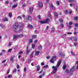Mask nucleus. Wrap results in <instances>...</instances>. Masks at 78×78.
I'll return each mask as SVG.
<instances>
[{
    "label": "nucleus",
    "instance_id": "obj_8",
    "mask_svg": "<svg viewBox=\"0 0 78 78\" xmlns=\"http://www.w3.org/2000/svg\"><path fill=\"white\" fill-rule=\"evenodd\" d=\"M36 67H37V72L39 71V70L41 69V67L39 66V65H37L36 66Z\"/></svg>",
    "mask_w": 78,
    "mask_h": 78
},
{
    "label": "nucleus",
    "instance_id": "obj_48",
    "mask_svg": "<svg viewBox=\"0 0 78 78\" xmlns=\"http://www.w3.org/2000/svg\"><path fill=\"white\" fill-rule=\"evenodd\" d=\"M6 60H4L2 62V63H4V62H6Z\"/></svg>",
    "mask_w": 78,
    "mask_h": 78
},
{
    "label": "nucleus",
    "instance_id": "obj_10",
    "mask_svg": "<svg viewBox=\"0 0 78 78\" xmlns=\"http://www.w3.org/2000/svg\"><path fill=\"white\" fill-rule=\"evenodd\" d=\"M39 53H40V52L39 51H35V55H36V56H37V55H38L39 54Z\"/></svg>",
    "mask_w": 78,
    "mask_h": 78
},
{
    "label": "nucleus",
    "instance_id": "obj_49",
    "mask_svg": "<svg viewBox=\"0 0 78 78\" xmlns=\"http://www.w3.org/2000/svg\"><path fill=\"white\" fill-rule=\"evenodd\" d=\"M33 53H32L30 54V56L31 57H33Z\"/></svg>",
    "mask_w": 78,
    "mask_h": 78
},
{
    "label": "nucleus",
    "instance_id": "obj_42",
    "mask_svg": "<svg viewBox=\"0 0 78 78\" xmlns=\"http://www.w3.org/2000/svg\"><path fill=\"white\" fill-rule=\"evenodd\" d=\"M37 17L39 19H41V15H39L37 16Z\"/></svg>",
    "mask_w": 78,
    "mask_h": 78
},
{
    "label": "nucleus",
    "instance_id": "obj_26",
    "mask_svg": "<svg viewBox=\"0 0 78 78\" xmlns=\"http://www.w3.org/2000/svg\"><path fill=\"white\" fill-rule=\"evenodd\" d=\"M13 59H14V57H12V58H10V60L11 61L13 62Z\"/></svg>",
    "mask_w": 78,
    "mask_h": 78
},
{
    "label": "nucleus",
    "instance_id": "obj_24",
    "mask_svg": "<svg viewBox=\"0 0 78 78\" xmlns=\"http://www.w3.org/2000/svg\"><path fill=\"white\" fill-rule=\"evenodd\" d=\"M56 3L57 5H60L59 1H56Z\"/></svg>",
    "mask_w": 78,
    "mask_h": 78
},
{
    "label": "nucleus",
    "instance_id": "obj_63",
    "mask_svg": "<svg viewBox=\"0 0 78 78\" xmlns=\"http://www.w3.org/2000/svg\"><path fill=\"white\" fill-rule=\"evenodd\" d=\"M37 40H35L34 41V43H37Z\"/></svg>",
    "mask_w": 78,
    "mask_h": 78
},
{
    "label": "nucleus",
    "instance_id": "obj_37",
    "mask_svg": "<svg viewBox=\"0 0 78 78\" xmlns=\"http://www.w3.org/2000/svg\"><path fill=\"white\" fill-rule=\"evenodd\" d=\"M70 40H71V41H73L74 40L73 39V37H71L70 38Z\"/></svg>",
    "mask_w": 78,
    "mask_h": 78
},
{
    "label": "nucleus",
    "instance_id": "obj_20",
    "mask_svg": "<svg viewBox=\"0 0 78 78\" xmlns=\"http://www.w3.org/2000/svg\"><path fill=\"white\" fill-rule=\"evenodd\" d=\"M42 46L41 45H39V46L38 47V49L39 50H41V49H42Z\"/></svg>",
    "mask_w": 78,
    "mask_h": 78
},
{
    "label": "nucleus",
    "instance_id": "obj_23",
    "mask_svg": "<svg viewBox=\"0 0 78 78\" xmlns=\"http://www.w3.org/2000/svg\"><path fill=\"white\" fill-rule=\"evenodd\" d=\"M73 39H74L73 41H76V38L75 37H73Z\"/></svg>",
    "mask_w": 78,
    "mask_h": 78
},
{
    "label": "nucleus",
    "instance_id": "obj_51",
    "mask_svg": "<svg viewBox=\"0 0 78 78\" xmlns=\"http://www.w3.org/2000/svg\"><path fill=\"white\" fill-rule=\"evenodd\" d=\"M72 13V11H69V13L71 14Z\"/></svg>",
    "mask_w": 78,
    "mask_h": 78
},
{
    "label": "nucleus",
    "instance_id": "obj_54",
    "mask_svg": "<svg viewBox=\"0 0 78 78\" xmlns=\"http://www.w3.org/2000/svg\"><path fill=\"white\" fill-rule=\"evenodd\" d=\"M61 26L62 27V28H63L64 27V24H61Z\"/></svg>",
    "mask_w": 78,
    "mask_h": 78
},
{
    "label": "nucleus",
    "instance_id": "obj_7",
    "mask_svg": "<svg viewBox=\"0 0 78 78\" xmlns=\"http://www.w3.org/2000/svg\"><path fill=\"white\" fill-rule=\"evenodd\" d=\"M33 11V8L32 7H30L29 8V12L30 13H31Z\"/></svg>",
    "mask_w": 78,
    "mask_h": 78
},
{
    "label": "nucleus",
    "instance_id": "obj_34",
    "mask_svg": "<svg viewBox=\"0 0 78 78\" xmlns=\"http://www.w3.org/2000/svg\"><path fill=\"white\" fill-rule=\"evenodd\" d=\"M17 68L18 69H20V66H19V65H17Z\"/></svg>",
    "mask_w": 78,
    "mask_h": 78
},
{
    "label": "nucleus",
    "instance_id": "obj_58",
    "mask_svg": "<svg viewBox=\"0 0 78 78\" xmlns=\"http://www.w3.org/2000/svg\"><path fill=\"white\" fill-rule=\"evenodd\" d=\"M50 57V56H47V57H46L47 59H49Z\"/></svg>",
    "mask_w": 78,
    "mask_h": 78
},
{
    "label": "nucleus",
    "instance_id": "obj_53",
    "mask_svg": "<svg viewBox=\"0 0 78 78\" xmlns=\"http://www.w3.org/2000/svg\"><path fill=\"white\" fill-rule=\"evenodd\" d=\"M44 63L43 62H41V66H44Z\"/></svg>",
    "mask_w": 78,
    "mask_h": 78
},
{
    "label": "nucleus",
    "instance_id": "obj_52",
    "mask_svg": "<svg viewBox=\"0 0 78 78\" xmlns=\"http://www.w3.org/2000/svg\"><path fill=\"white\" fill-rule=\"evenodd\" d=\"M74 46H76V45H77V43H74Z\"/></svg>",
    "mask_w": 78,
    "mask_h": 78
},
{
    "label": "nucleus",
    "instance_id": "obj_4",
    "mask_svg": "<svg viewBox=\"0 0 78 78\" xmlns=\"http://www.w3.org/2000/svg\"><path fill=\"white\" fill-rule=\"evenodd\" d=\"M26 20H32V17L30 15H27L25 17Z\"/></svg>",
    "mask_w": 78,
    "mask_h": 78
},
{
    "label": "nucleus",
    "instance_id": "obj_43",
    "mask_svg": "<svg viewBox=\"0 0 78 78\" xmlns=\"http://www.w3.org/2000/svg\"><path fill=\"white\" fill-rule=\"evenodd\" d=\"M0 26L1 27H2V28H4V26H3V25L1 24Z\"/></svg>",
    "mask_w": 78,
    "mask_h": 78
},
{
    "label": "nucleus",
    "instance_id": "obj_29",
    "mask_svg": "<svg viewBox=\"0 0 78 78\" xmlns=\"http://www.w3.org/2000/svg\"><path fill=\"white\" fill-rule=\"evenodd\" d=\"M23 53V51H20L18 53V55H21Z\"/></svg>",
    "mask_w": 78,
    "mask_h": 78
},
{
    "label": "nucleus",
    "instance_id": "obj_38",
    "mask_svg": "<svg viewBox=\"0 0 78 78\" xmlns=\"http://www.w3.org/2000/svg\"><path fill=\"white\" fill-rule=\"evenodd\" d=\"M23 70L24 72H26L27 71V68H24Z\"/></svg>",
    "mask_w": 78,
    "mask_h": 78
},
{
    "label": "nucleus",
    "instance_id": "obj_16",
    "mask_svg": "<svg viewBox=\"0 0 78 78\" xmlns=\"http://www.w3.org/2000/svg\"><path fill=\"white\" fill-rule=\"evenodd\" d=\"M78 16H75L73 18V20H75V21H77V20H78Z\"/></svg>",
    "mask_w": 78,
    "mask_h": 78
},
{
    "label": "nucleus",
    "instance_id": "obj_19",
    "mask_svg": "<svg viewBox=\"0 0 78 78\" xmlns=\"http://www.w3.org/2000/svg\"><path fill=\"white\" fill-rule=\"evenodd\" d=\"M54 16L56 17H58V13L56 12L54 13Z\"/></svg>",
    "mask_w": 78,
    "mask_h": 78
},
{
    "label": "nucleus",
    "instance_id": "obj_35",
    "mask_svg": "<svg viewBox=\"0 0 78 78\" xmlns=\"http://www.w3.org/2000/svg\"><path fill=\"white\" fill-rule=\"evenodd\" d=\"M72 34V32H67V34Z\"/></svg>",
    "mask_w": 78,
    "mask_h": 78
},
{
    "label": "nucleus",
    "instance_id": "obj_9",
    "mask_svg": "<svg viewBox=\"0 0 78 78\" xmlns=\"http://www.w3.org/2000/svg\"><path fill=\"white\" fill-rule=\"evenodd\" d=\"M28 27L29 28H31V29H33V26L31 25H27Z\"/></svg>",
    "mask_w": 78,
    "mask_h": 78
},
{
    "label": "nucleus",
    "instance_id": "obj_33",
    "mask_svg": "<svg viewBox=\"0 0 78 78\" xmlns=\"http://www.w3.org/2000/svg\"><path fill=\"white\" fill-rule=\"evenodd\" d=\"M69 24L70 25H72L73 24V23L72 22H70L69 23Z\"/></svg>",
    "mask_w": 78,
    "mask_h": 78
},
{
    "label": "nucleus",
    "instance_id": "obj_45",
    "mask_svg": "<svg viewBox=\"0 0 78 78\" xmlns=\"http://www.w3.org/2000/svg\"><path fill=\"white\" fill-rule=\"evenodd\" d=\"M10 71V70L9 69L7 72V74H8V73H9V72Z\"/></svg>",
    "mask_w": 78,
    "mask_h": 78
},
{
    "label": "nucleus",
    "instance_id": "obj_59",
    "mask_svg": "<svg viewBox=\"0 0 78 78\" xmlns=\"http://www.w3.org/2000/svg\"><path fill=\"white\" fill-rule=\"evenodd\" d=\"M18 18L19 19H22V18L21 17V16H18Z\"/></svg>",
    "mask_w": 78,
    "mask_h": 78
},
{
    "label": "nucleus",
    "instance_id": "obj_2",
    "mask_svg": "<svg viewBox=\"0 0 78 78\" xmlns=\"http://www.w3.org/2000/svg\"><path fill=\"white\" fill-rule=\"evenodd\" d=\"M61 60H59L56 65V67H55V66H52V68L54 69V71L53 72V73H56L57 68H58L59 67L60 65H61Z\"/></svg>",
    "mask_w": 78,
    "mask_h": 78
},
{
    "label": "nucleus",
    "instance_id": "obj_3",
    "mask_svg": "<svg viewBox=\"0 0 78 78\" xmlns=\"http://www.w3.org/2000/svg\"><path fill=\"white\" fill-rule=\"evenodd\" d=\"M50 21V19L48 18L47 19H45L44 21H39L40 24H45V23H48L49 21Z\"/></svg>",
    "mask_w": 78,
    "mask_h": 78
},
{
    "label": "nucleus",
    "instance_id": "obj_40",
    "mask_svg": "<svg viewBox=\"0 0 78 78\" xmlns=\"http://www.w3.org/2000/svg\"><path fill=\"white\" fill-rule=\"evenodd\" d=\"M51 31H55V29L54 28H52L51 29Z\"/></svg>",
    "mask_w": 78,
    "mask_h": 78
},
{
    "label": "nucleus",
    "instance_id": "obj_56",
    "mask_svg": "<svg viewBox=\"0 0 78 78\" xmlns=\"http://www.w3.org/2000/svg\"><path fill=\"white\" fill-rule=\"evenodd\" d=\"M68 12V11L67 10H66L65 13L67 14Z\"/></svg>",
    "mask_w": 78,
    "mask_h": 78
},
{
    "label": "nucleus",
    "instance_id": "obj_39",
    "mask_svg": "<svg viewBox=\"0 0 78 78\" xmlns=\"http://www.w3.org/2000/svg\"><path fill=\"white\" fill-rule=\"evenodd\" d=\"M43 71V70H42H42L40 72H38L39 74H40L41 73H42V72Z\"/></svg>",
    "mask_w": 78,
    "mask_h": 78
},
{
    "label": "nucleus",
    "instance_id": "obj_47",
    "mask_svg": "<svg viewBox=\"0 0 78 78\" xmlns=\"http://www.w3.org/2000/svg\"><path fill=\"white\" fill-rule=\"evenodd\" d=\"M11 50H12V49H10L8 51V52H10L11 51Z\"/></svg>",
    "mask_w": 78,
    "mask_h": 78
},
{
    "label": "nucleus",
    "instance_id": "obj_50",
    "mask_svg": "<svg viewBox=\"0 0 78 78\" xmlns=\"http://www.w3.org/2000/svg\"><path fill=\"white\" fill-rule=\"evenodd\" d=\"M45 75V72H43L42 74V75H41V76H44V75Z\"/></svg>",
    "mask_w": 78,
    "mask_h": 78
},
{
    "label": "nucleus",
    "instance_id": "obj_28",
    "mask_svg": "<svg viewBox=\"0 0 78 78\" xmlns=\"http://www.w3.org/2000/svg\"><path fill=\"white\" fill-rule=\"evenodd\" d=\"M8 77L9 78H11L12 77V75H9L8 76Z\"/></svg>",
    "mask_w": 78,
    "mask_h": 78
},
{
    "label": "nucleus",
    "instance_id": "obj_22",
    "mask_svg": "<svg viewBox=\"0 0 78 78\" xmlns=\"http://www.w3.org/2000/svg\"><path fill=\"white\" fill-rule=\"evenodd\" d=\"M75 64H77V66H76V69H78V61L76 62Z\"/></svg>",
    "mask_w": 78,
    "mask_h": 78
},
{
    "label": "nucleus",
    "instance_id": "obj_46",
    "mask_svg": "<svg viewBox=\"0 0 78 78\" xmlns=\"http://www.w3.org/2000/svg\"><path fill=\"white\" fill-rule=\"evenodd\" d=\"M51 7V8H54V6H53V4H51V5L50 6Z\"/></svg>",
    "mask_w": 78,
    "mask_h": 78
},
{
    "label": "nucleus",
    "instance_id": "obj_21",
    "mask_svg": "<svg viewBox=\"0 0 78 78\" xmlns=\"http://www.w3.org/2000/svg\"><path fill=\"white\" fill-rule=\"evenodd\" d=\"M9 17H12V13H9Z\"/></svg>",
    "mask_w": 78,
    "mask_h": 78
},
{
    "label": "nucleus",
    "instance_id": "obj_25",
    "mask_svg": "<svg viewBox=\"0 0 78 78\" xmlns=\"http://www.w3.org/2000/svg\"><path fill=\"white\" fill-rule=\"evenodd\" d=\"M32 38H36V37H37V36H36V35H33L32 36Z\"/></svg>",
    "mask_w": 78,
    "mask_h": 78
},
{
    "label": "nucleus",
    "instance_id": "obj_5",
    "mask_svg": "<svg viewBox=\"0 0 78 78\" xmlns=\"http://www.w3.org/2000/svg\"><path fill=\"white\" fill-rule=\"evenodd\" d=\"M56 58V56H52V58H51V60L50 61V62L53 63H53H54V59Z\"/></svg>",
    "mask_w": 78,
    "mask_h": 78
},
{
    "label": "nucleus",
    "instance_id": "obj_27",
    "mask_svg": "<svg viewBox=\"0 0 78 78\" xmlns=\"http://www.w3.org/2000/svg\"><path fill=\"white\" fill-rule=\"evenodd\" d=\"M59 21L61 23H62V22H63V20L62 19H59Z\"/></svg>",
    "mask_w": 78,
    "mask_h": 78
},
{
    "label": "nucleus",
    "instance_id": "obj_11",
    "mask_svg": "<svg viewBox=\"0 0 78 78\" xmlns=\"http://www.w3.org/2000/svg\"><path fill=\"white\" fill-rule=\"evenodd\" d=\"M17 6V4H16V5H13L12 7V9H14V8H16Z\"/></svg>",
    "mask_w": 78,
    "mask_h": 78
},
{
    "label": "nucleus",
    "instance_id": "obj_62",
    "mask_svg": "<svg viewBox=\"0 0 78 78\" xmlns=\"http://www.w3.org/2000/svg\"><path fill=\"white\" fill-rule=\"evenodd\" d=\"M48 2H49V0H46V3H47Z\"/></svg>",
    "mask_w": 78,
    "mask_h": 78
},
{
    "label": "nucleus",
    "instance_id": "obj_30",
    "mask_svg": "<svg viewBox=\"0 0 78 78\" xmlns=\"http://www.w3.org/2000/svg\"><path fill=\"white\" fill-rule=\"evenodd\" d=\"M34 47H35V44H33L32 45V48H34Z\"/></svg>",
    "mask_w": 78,
    "mask_h": 78
},
{
    "label": "nucleus",
    "instance_id": "obj_1",
    "mask_svg": "<svg viewBox=\"0 0 78 78\" xmlns=\"http://www.w3.org/2000/svg\"><path fill=\"white\" fill-rule=\"evenodd\" d=\"M23 26L22 23L18 24L17 23L15 24L13 27V30L14 32L17 33V32H21L22 31V28Z\"/></svg>",
    "mask_w": 78,
    "mask_h": 78
},
{
    "label": "nucleus",
    "instance_id": "obj_17",
    "mask_svg": "<svg viewBox=\"0 0 78 78\" xmlns=\"http://www.w3.org/2000/svg\"><path fill=\"white\" fill-rule=\"evenodd\" d=\"M3 22H5L6 21H8V18L6 17H5L3 20Z\"/></svg>",
    "mask_w": 78,
    "mask_h": 78
},
{
    "label": "nucleus",
    "instance_id": "obj_13",
    "mask_svg": "<svg viewBox=\"0 0 78 78\" xmlns=\"http://www.w3.org/2000/svg\"><path fill=\"white\" fill-rule=\"evenodd\" d=\"M75 66H73L72 68H71L70 70H69L70 72H71V71H73L75 70Z\"/></svg>",
    "mask_w": 78,
    "mask_h": 78
},
{
    "label": "nucleus",
    "instance_id": "obj_64",
    "mask_svg": "<svg viewBox=\"0 0 78 78\" xmlns=\"http://www.w3.org/2000/svg\"><path fill=\"white\" fill-rule=\"evenodd\" d=\"M63 36L66 37V36H67V35H66V34H65L63 35Z\"/></svg>",
    "mask_w": 78,
    "mask_h": 78
},
{
    "label": "nucleus",
    "instance_id": "obj_60",
    "mask_svg": "<svg viewBox=\"0 0 78 78\" xmlns=\"http://www.w3.org/2000/svg\"><path fill=\"white\" fill-rule=\"evenodd\" d=\"M71 54H72V55H74V53L73 52H72V51H71Z\"/></svg>",
    "mask_w": 78,
    "mask_h": 78
},
{
    "label": "nucleus",
    "instance_id": "obj_15",
    "mask_svg": "<svg viewBox=\"0 0 78 78\" xmlns=\"http://www.w3.org/2000/svg\"><path fill=\"white\" fill-rule=\"evenodd\" d=\"M23 36V34H20L17 35L18 37H22Z\"/></svg>",
    "mask_w": 78,
    "mask_h": 78
},
{
    "label": "nucleus",
    "instance_id": "obj_41",
    "mask_svg": "<svg viewBox=\"0 0 78 78\" xmlns=\"http://www.w3.org/2000/svg\"><path fill=\"white\" fill-rule=\"evenodd\" d=\"M30 51L28 50H27V54H28V53H30Z\"/></svg>",
    "mask_w": 78,
    "mask_h": 78
},
{
    "label": "nucleus",
    "instance_id": "obj_14",
    "mask_svg": "<svg viewBox=\"0 0 78 78\" xmlns=\"http://www.w3.org/2000/svg\"><path fill=\"white\" fill-rule=\"evenodd\" d=\"M17 37H17V36L16 35H14V36H13V39L12 40V41H14V39H16V38H17Z\"/></svg>",
    "mask_w": 78,
    "mask_h": 78
},
{
    "label": "nucleus",
    "instance_id": "obj_57",
    "mask_svg": "<svg viewBox=\"0 0 78 78\" xmlns=\"http://www.w3.org/2000/svg\"><path fill=\"white\" fill-rule=\"evenodd\" d=\"M44 67H45V68H47V67H48V65H45L44 66Z\"/></svg>",
    "mask_w": 78,
    "mask_h": 78
},
{
    "label": "nucleus",
    "instance_id": "obj_31",
    "mask_svg": "<svg viewBox=\"0 0 78 78\" xmlns=\"http://www.w3.org/2000/svg\"><path fill=\"white\" fill-rule=\"evenodd\" d=\"M16 71H17V69H14V70L13 71V73H16Z\"/></svg>",
    "mask_w": 78,
    "mask_h": 78
},
{
    "label": "nucleus",
    "instance_id": "obj_55",
    "mask_svg": "<svg viewBox=\"0 0 78 78\" xmlns=\"http://www.w3.org/2000/svg\"><path fill=\"white\" fill-rule=\"evenodd\" d=\"M77 33L76 32H74V34H77Z\"/></svg>",
    "mask_w": 78,
    "mask_h": 78
},
{
    "label": "nucleus",
    "instance_id": "obj_61",
    "mask_svg": "<svg viewBox=\"0 0 78 78\" xmlns=\"http://www.w3.org/2000/svg\"><path fill=\"white\" fill-rule=\"evenodd\" d=\"M68 1L69 2H72V1H73V0H68Z\"/></svg>",
    "mask_w": 78,
    "mask_h": 78
},
{
    "label": "nucleus",
    "instance_id": "obj_18",
    "mask_svg": "<svg viewBox=\"0 0 78 78\" xmlns=\"http://www.w3.org/2000/svg\"><path fill=\"white\" fill-rule=\"evenodd\" d=\"M66 64L64 65L62 67V69L63 70H65V69H66Z\"/></svg>",
    "mask_w": 78,
    "mask_h": 78
},
{
    "label": "nucleus",
    "instance_id": "obj_32",
    "mask_svg": "<svg viewBox=\"0 0 78 78\" xmlns=\"http://www.w3.org/2000/svg\"><path fill=\"white\" fill-rule=\"evenodd\" d=\"M71 71H70V70L69 71V70L67 69L66 70V73H70V72Z\"/></svg>",
    "mask_w": 78,
    "mask_h": 78
},
{
    "label": "nucleus",
    "instance_id": "obj_6",
    "mask_svg": "<svg viewBox=\"0 0 78 78\" xmlns=\"http://www.w3.org/2000/svg\"><path fill=\"white\" fill-rule=\"evenodd\" d=\"M38 8H42L43 7V3L42 2H39L38 4Z\"/></svg>",
    "mask_w": 78,
    "mask_h": 78
},
{
    "label": "nucleus",
    "instance_id": "obj_12",
    "mask_svg": "<svg viewBox=\"0 0 78 78\" xmlns=\"http://www.w3.org/2000/svg\"><path fill=\"white\" fill-rule=\"evenodd\" d=\"M29 43H28V44L29 45H30V44H31V43L33 42V40L32 39H29Z\"/></svg>",
    "mask_w": 78,
    "mask_h": 78
},
{
    "label": "nucleus",
    "instance_id": "obj_36",
    "mask_svg": "<svg viewBox=\"0 0 78 78\" xmlns=\"http://www.w3.org/2000/svg\"><path fill=\"white\" fill-rule=\"evenodd\" d=\"M48 28H49V27L48 26H47L46 27V30H48Z\"/></svg>",
    "mask_w": 78,
    "mask_h": 78
},
{
    "label": "nucleus",
    "instance_id": "obj_44",
    "mask_svg": "<svg viewBox=\"0 0 78 78\" xmlns=\"http://www.w3.org/2000/svg\"><path fill=\"white\" fill-rule=\"evenodd\" d=\"M5 3L6 4H8V3H9V1H5Z\"/></svg>",
    "mask_w": 78,
    "mask_h": 78
}]
</instances>
